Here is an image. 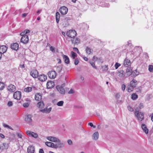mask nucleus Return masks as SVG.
I'll list each match as a JSON object with an SVG mask.
<instances>
[{
    "label": "nucleus",
    "mask_w": 153,
    "mask_h": 153,
    "mask_svg": "<svg viewBox=\"0 0 153 153\" xmlns=\"http://www.w3.org/2000/svg\"><path fill=\"white\" fill-rule=\"evenodd\" d=\"M59 11L62 14L65 15L68 12V9L65 6H62L60 8Z\"/></svg>",
    "instance_id": "0eeeda50"
},
{
    "label": "nucleus",
    "mask_w": 153,
    "mask_h": 153,
    "mask_svg": "<svg viewBox=\"0 0 153 153\" xmlns=\"http://www.w3.org/2000/svg\"><path fill=\"white\" fill-rule=\"evenodd\" d=\"M13 96L15 99L19 100L21 98V92L20 91H17L14 93Z\"/></svg>",
    "instance_id": "6e6552de"
},
{
    "label": "nucleus",
    "mask_w": 153,
    "mask_h": 153,
    "mask_svg": "<svg viewBox=\"0 0 153 153\" xmlns=\"http://www.w3.org/2000/svg\"><path fill=\"white\" fill-rule=\"evenodd\" d=\"M73 50L75 51L78 54H79L80 52L79 51L78 49L76 48H73Z\"/></svg>",
    "instance_id": "3c124183"
},
{
    "label": "nucleus",
    "mask_w": 153,
    "mask_h": 153,
    "mask_svg": "<svg viewBox=\"0 0 153 153\" xmlns=\"http://www.w3.org/2000/svg\"><path fill=\"white\" fill-rule=\"evenodd\" d=\"M4 87V84L2 82H0V90H3Z\"/></svg>",
    "instance_id": "58836bf2"
},
{
    "label": "nucleus",
    "mask_w": 153,
    "mask_h": 153,
    "mask_svg": "<svg viewBox=\"0 0 153 153\" xmlns=\"http://www.w3.org/2000/svg\"><path fill=\"white\" fill-rule=\"evenodd\" d=\"M54 86V83L51 81H49L47 83V87L48 88H51Z\"/></svg>",
    "instance_id": "4468645a"
},
{
    "label": "nucleus",
    "mask_w": 153,
    "mask_h": 153,
    "mask_svg": "<svg viewBox=\"0 0 153 153\" xmlns=\"http://www.w3.org/2000/svg\"><path fill=\"white\" fill-rule=\"evenodd\" d=\"M137 84V80L133 79L131 81L130 84L127 86L126 88L127 91L129 92H131L133 91L134 88H135Z\"/></svg>",
    "instance_id": "f257e3e1"
},
{
    "label": "nucleus",
    "mask_w": 153,
    "mask_h": 153,
    "mask_svg": "<svg viewBox=\"0 0 153 153\" xmlns=\"http://www.w3.org/2000/svg\"><path fill=\"white\" fill-rule=\"evenodd\" d=\"M90 64L91 65V66L93 67L94 68L97 69V67L95 65V64L93 62H90Z\"/></svg>",
    "instance_id": "de8ad7c7"
},
{
    "label": "nucleus",
    "mask_w": 153,
    "mask_h": 153,
    "mask_svg": "<svg viewBox=\"0 0 153 153\" xmlns=\"http://www.w3.org/2000/svg\"><path fill=\"white\" fill-rule=\"evenodd\" d=\"M148 70L150 72H153V65H149L148 66Z\"/></svg>",
    "instance_id": "4c0bfd02"
},
{
    "label": "nucleus",
    "mask_w": 153,
    "mask_h": 153,
    "mask_svg": "<svg viewBox=\"0 0 153 153\" xmlns=\"http://www.w3.org/2000/svg\"><path fill=\"white\" fill-rule=\"evenodd\" d=\"M133 73L131 68L129 67L126 69V74L127 76H130Z\"/></svg>",
    "instance_id": "4be33fe9"
},
{
    "label": "nucleus",
    "mask_w": 153,
    "mask_h": 153,
    "mask_svg": "<svg viewBox=\"0 0 153 153\" xmlns=\"http://www.w3.org/2000/svg\"><path fill=\"white\" fill-rule=\"evenodd\" d=\"M56 88L59 92L61 94H64L65 93V89L62 86H57L56 87Z\"/></svg>",
    "instance_id": "9b49d317"
},
{
    "label": "nucleus",
    "mask_w": 153,
    "mask_h": 153,
    "mask_svg": "<svg viewBox=\"0 0 153 153\" xmlns=\"http://www.w3.org/2000/svg\"><path fill=\"white\" fill-rule=\"evenodd\" d=\"M62 68L61 66H57L56 68V71L58 73L60 72L62 70Z\"/></svg>",
    "instance_id": "a19ab883"
},
{
    "label": "nucleus",
    "mask_w": 153,
    "mask_h": 153,
    "mask_svg": "<svg viewBox=\"0 0 153 153\" xmlns=\"http://www.w3.org/2000/svg\"><path fill=\"white\" fill-rule=\"evenodd\" d=\"M79 63V60L78 59H76L75 60L74 64L75 65H77Z\"/></svg>",
    "instance_id": "052dcab7"
},
{
    "label": "nucleus",
    "mask_w": 153,
    "mask_h": 153,
    "mask_svg": "<svg viewBox=\"0 0 153 153\" xmlns=\"http://www.w3.org/2000/svg\"><path fill=\"white\" fill-rule=\"evenodd\" d=\"M52 108L50 107L48 108H45L44 109L40 110V111L43 113H49L51 111Z\"/></svg>",
    "instance_id": "aec40b11"
},
{
    "label": "nucleus",
    "mask_w": 153,
    "mask_h": 153,
    "mask_svg": "<svg viewBox=\"0 0 153 153\" xmlns=\"http://www.w3.org/2000/svg\"><path fill=\"white\" fill-rule=\"evenodd\" d=\"M142 49L141 48V47H140L139 46H136L134 48V52H136L137 51V52H138L139 51L140 52V50H141Z\"/></svg>",
    "instance_id": "c9c22d12"
},
{
    "label": "nucleus",
    "mask_w": 153,
    "mask_h": 153,
    "mask_svg": "<svg viewBox=\"0 0 153 153\" xmlns=\"http://www.w3.org/2000/svg\"><path fill=\"white\" fill-rule=\"evenodd\" d=\"M56 73L55 71H51L48 73V75L51 79H54L56 76Z\"/></svg>",
    "instance_id": "f8f14e48"
},
{
    "label": "nucleus",
    "mask_w": 153,
    "mask_h": 153,
    "mask_svg": "<svg viewBox=\"0 0 153 153\" xmlns=\"http://www.w3.org/2000/svg\"><path fill=\"white\" fill-rule=\"evenodd\" d=\"M120 65L118 63H116L115 65V69H116Z\"/></svg>",
    "instance_id": "09e8293b"
},
{
    "label": "nucleus",
    "mask_w": 153,
    "mask_h": 153,
    "mask_svg": "<svg viewBox=\"0 0 153 153\" xmlns=\"http://www.w3.org/2000/svg\"><path fill=\"white\" fill-rule=\"evenodd\" d=\"M7 89L10 92H13L16 91V87L13 85L10 84L8 87Z\"/></svg>",
    "instance_id": "2eb2a0df"
},
{
    "label": "nucleus",
    "mask_w": 153,
    "mask_h": 153,
    "mask_svg": "<svg viewBox=\"0 0 153 153\" xmlns=\"http://www.w3.org/2000/svg\"><path fill=\"white\" fill-rule=\"evenodd\" d=\"M19 66H20V67L22 68H24L25 67L24 64H20Z\"/></svg>",
    "instance_id": "0e129e2a"
},
{
    "label": "nucleus",
    "mask_w": 153,
    "mask_h": 153,
    "mask_svg": "<svg viewBox=\"0 0 153 153\" xmlns=\"http://www.w3.org/2000/svg\"><path fill=\"white\" fill-rule=\"evenodd\" d=\"M118 74L120 77H123L125 76V73L123 70L120 69L119 71Z\"/></svg>",
    "instance_id": "a878e982"
},
{
    "label": "nucleus",
    "mask_w": 153,
    "mask_h": 153,
    "mask_svg": "<svg viewBox=\"0 0 153 153\" xmlns=\"http://www.w3.org/2000/svg\"><path fill=\"white\" fill-rule=\"evenodd\" d=\"M3 126L5 127L8 128L9 127V126L7 124H5V123H4L3 124Z\"/></svg>",
    "instance_id": "338daca9"
},
{
    "label": "nucleus",
    "mask_w": 153,
    "mask_h": 153,
    "mask_svg": "<svg viewBox=\"0 0 153 153\" xmlns=\"http://www.w3.org/2000/svg\"><path fill=\"white\" fill-rule=\"evenodd\" d=\"M126 87V85L125 84H123L122 85V86H121L122 90L123 91H125Z\"/></svg>",
    "instance_id": "864d4df0"
},
{
    "label": "nucleus",
    "mask_w": 153,
    "mask_h": 153,
    "mask_svg": "<svg viewBox=\"0 0 153 153\" xmlns=\"http://www.w3.org/2000/svg\"><path fill=\"white\" fill-rule=\"evenodd\" d=\"M58 143L56 144V149L58 148H61L63 147L64 146V144L61 142V141L60 140V142H57Z\"/></svg>",
    "instance_id": "c85d7f7f"
},
{
    "label": "nucleus",
    "mask_w": 153,
    "mask_h": 153,
    "mask_svg": "<svg viewBox=\"0 0 153 153\" xmlns=\"http://www.w3.org/2000/svg\"><path fill=\"white\" fill-rule=\"evenodd\" d=\"M68 143L69 145H71L72 144V142L71 140H68Z\"/></svg>",
    "instance_id": "680f3d73"
},
{
    "label": "nucleus",
    "mask_w": 153,
    "mask_h": 153,
    "mask_svg": "<svg viewBox=\"0 0 153 153\" xmlns=\"http://www.w3.org/2000/svg\"><path fill=\"white\" fill-rule=\"evenodd\" d=\"M17 136L20 138H22V135L21 133H17Z\"/></svg>",
    "instance_id": "4d7b16f0"
},
{
    "label": "nucleus",
    "mask_w": 153,
    "mask_h": 153,
    "mask_svg": "<svg viewBox=\"0 0 153 153\" xmlns=\"http://www.w3.org/2000/svg\"><path fill=\"white\" fill-rule=\"evenodd\" d=\"M11 48L14 50H17L19 48V45L17 43H15L11 46Z\"/></svg>",
    "instance_id": "b1692460"
},
{
    "label": "nucleus",
    "mask_w": 153,
    "mask_h": 153,
    "mask_svg": "<svg viewBox=\"0 0 153 153\" xmlns=\"http://www.w3.org/2000/svg\"><path fill=\"white\" fill-rule=\"evenodd\" d=\"M138 97V95L135 93L131 95V98L133 100H136Z\"/></svg>",
    "instance_id": "f704fd0d"
},
{
    "label": "nucleus",
    "mask_w": 153,
    "mask_h": 153,
    "mask_svg": "<svg viewBox=\"0 0 153 153\" xmlns=\"http://www.w3.org/2000/svg\"><path fill=\"white\" fill-rule=\"evenodd\" d=\"M102 71V72L106 71L108 70V65H105L101 66Z\"/></svg>",
    "instance_id": "2f4dec72"
},
{
    "label": "nucleus",
    "mask_w": 153,
    "mask_h": 153,
    "mask_svg": "<svg viewBox=\"0 0 153 153\" xmlns=\"http://www.w3.org/2000/svg\"><path fill=\"white\" fill-rule=\"evenodd\" d=\"M32 88L29 87L25 88L24 89V91L27 92H30L32 91Z\"/></svg>",
    "instance_id": "72a5a7b5"
},
{
    "label": "nucleus",
    "mask_w": 153,
    "mask_h": 153,
    "mask_svg": "<svg viewBox=\"0 0 153 153\" xmlns=\"http://www.w3.org/2000/svg\"><path fill=\"white\" fill-rule=\"evenodd\" d=\"M71 42L73 44H76L79 43L80 41L79 39L76 38L75 40L74 38L72 39Z\"/></svg>",
    "instance_id": "cd10ccee"
},
{
    "label": "nucleus",
    "mask_w": 153,
    "mask_h": 153,
    "mask_svg": "<svg viewBox=\"0 0 153 153\" xmlns=\"http://www.w3.org/2000/svg\"><path fill=\"white\" fill-rule=\"evenodd\" d=\"M50 50L52 52L54 53L55 51L54 48L52 46H51L50 48Z\"/></svg>",
    "instance_id": "603ef678"
},
{
    "label": "nucleus",
    "mask_w": 153,
    "mask_h": 153,
    "mask_svg": "<svg viewBox=\"0 0 153 153\" xmlns=\"http://www.w3.org/2000/svg\"><path fill=\"white\" fill-rule=\"evenodd\" d=\"M88 125L90 126L91 127H93L94 128H95V127H96V126H94L93 125V124L91 123H89L88 124Z\"/></svg>",
    "instance_id": "13d9d810"
},
{
    "label": "nucleus",
    "mask_w": 153,
    "mask_h": 153,
    "mask_svg": "<svg viewBox=\"0 0 153 153\" xmlns=\"http://www.w3.org/2000/svg\"><path fill=\"white\" fill-rule=\"evenodd\" d=\"M141 127L143 131L146 134H147L148 133V130L145 124H142Z\"/></svg>",
    "instance_id": "bb28decb"
},
{
    "label": "nucleus",
    "mask_w": 153,
    "mask_h": 153,
    "mask_svg": "<svg viewBox=\"0 0 153 153\" xmlns=\"http://www.w3.org/2000/svg\"><path fill=\"white\" fill-rule=\"evenodd\" d=\"M37 107L41 109H42L44 107V104L43 101L41 100L38 102L37 104Z\"/></svg>",
    "instance_id": "f3484780"
},
{
    "label": "nucleus",
    "mask_w": 153,
    "mask_h": 153,
    "mask_svg": "<svg viewBox=\"0 0 153 153\" xmlns=\"http://www.w3.org/2000/svg\"><path fill=\"white\" fill-rule=\"evenodd\" d=\"M7 47L5 45L0 46V53L1 54L6 52L7 50Z\"/></svg>",
    "instance_id": "6ab92c4d"
},
{
    "label": "nucleus",
    "mask_w": 153,
    "mask_h": 153,
    "mask_svg": "<svg viewBox=\"0 0 153 153\" xmlns=\"http://www.w3.org/2000/svg\"><path fill=\"white\" fill-rule=\"evenodd\" d=\"M30 31L29 30L27 29L25 30L23 32L21 33V35H26V34L29 33Z\"/></svg>",
    "instance_id": "ea45409f"
},
{
    "label": "nucleus",
    "mask_w": 153,
    "mask_h": 153,
    "mask_svg": "<svg viewBox=\"0 0 153 153\" xmlns=\"http://www.w3.org/2000/svg\"><path fill=\"white\" fill-rule=\"evenodd\" d=\"M134 114L139 121H141L144 119V114L142 112L136 111H134Z\"/></svg>",
    "instance_id": "f03ea898"
},
{
    "label": "nucleus",
    "mask_w": 153,
    "mask_h": 153,
    "mask_svg": "<svg viewBox=\"0 0 153 153\" xmlns=\"http://www.w3.org/2000/svg\"><path fill=\"white\" fill-rule=\"evenodd\" d=\"M34 148L31 145H30L27 148V151L28 153H34Z\"/></svg>",
    "instance_id": "5701e85b"
},
{
    "label": "nucleus",
    "mask_w": 153,
    "mask_h": 153,
    "mask_svg": "<svg viewBox=\"0 0 153 153\" xmlns=\"http://www.w3.org/2000/svg\"><path fill=\"white\" fill-rule=\"evenodd\" d=\"M128 108L129 111L131 112H132L133 111V108L131 107L130 106H128Z\"/></svg>",
    "instance_id": "bf43d9fd"
},
{
    "label": "nucleus",
    "mask_w": 153,
    "mask_h": 153,
    "mask_svg": "<svg viewBox=\"0 0 153 153\" xmlns=\"http://www.w3.org/2000/svg\"><path fill=\"white\" fill-rule=\"evenodd\" d=\"M47 139L51 142L57 143L60 142V140L58 138L54 137L48 136L47 137Z\"/></svg>",
    "instance_id": "39448f33"
},
{
    "label": "nucleus",
    "mask_w": 153,
    "mask_h": 153,
    "mask_svg": "<svg viewBox=\"0 0 153 153\" xmlns=\"http://www.w3.org/2000/svg\"><path fill=\"white\" fill-rule=\"evenodd\" d=\"M26 133L28 136L33 137L36 138L38 137V135L37 133L31 131H26Z\"/></svg>",
    "instance_id": "423d86ee"
},
{
    "label": "nucleus",
    "mask_w": 153,
    "mask_h": 153,
    "mask_svg": "<svg viewBox=\"0 0 153 153\" xmlns=\"http://www.w3.org/2000/svg\"><path fill=\"white\" fill-rule=\"evenodd\" d=\"M27 13H24L22 15V17H26L27 16Z\"/></svg>",
    "instance_id": "774afa93"
},
{
    "label": "nucleus",
    "mask_w": 153,
    "mask_h": 153,
    "mask_svg": "<svg viewBox=\"0 0 153 153\" xmlns=\"http://www.w3.org/2000/svg\"><path fill=\"white\" fill-rule=\"evenodd\" d=\"M70 20V19H69L68 18H66L65 19L64 21V22L65 21V22H66L65 24V27H66V26H68L69 25V24H68V22H66V21H68Z\"/></svg>",
    "instance_id": "79ce46f5"
},
{
    "label": "nucleus",
    "mask_w": 153,
    "mask_h": 153,
    "mask_svg": "<svg viewBox=\"0 0 153 153\" xmlns=\"http://www.w3.org/2000/svg\"><path fill=\"white\" fill-rule=\"evenodd\" d=\"M71 57L73 59H74L77 56V54L73 51L71 52Z\"/></svg>",
    "instance_id": "e433bc0d"
},
{
    "label": "nucleus",
    "mask_w": 153,
    "mask_h": 153,
    "mask_svg": "<svg viewBox=\"0 0 153 153\" xmlns=\"http://www.w3.org/2000/svg\"><path fill=\"white\" fill-rule=\"evenodd\" d=\"M74 93V91L73 90L71 89L68 92L69 94H73Z\"/></svg>",
    "instance_id": "e2e57ef3"
},
{
    "label": "nucleus",
    "mask_w": 153,
    "mask_h": 153,
    "mask_svg": "<svg viewBox=\"0 0 153 153\" xmlns=\"http://www.w3.org/2000/svg\"><path fill=\"white\" fill-rule=\"evenodd\" d=\"M13 105V102L11 101H10L8 102L7 103V105L8 106L10 107L12 105Z\"/></svg>",
    "instance_id": "5fc2aeb1"
},
{
    "label": "nucleus",
    "mask_w": 153,
    "mask_h": 153,
    "mask_svg": "<svg viewBox=\"0 0 153 153\" xmlns=\"http://www.w3.org/2000/svg\"><path fill=\"white\" fill-rule=\"evenodd\" d=\"M98 58L96 56H94L93 57L92 60L93 61H96L98 60Z\"/></svg>",
    "instance_id": "6e6d98bb"
},
{
    "label": "nucleus",
    "mask_w": 153,
    "mask_h": 153,
    "mask_svg": "<svg viewBox=\"0 0 153 153\" xmlns=\"http://www.w3.org/2000/svg\"><path fill=\"white\" fill-rule=\"evenodd\" d=\"M86 53L88 54H90L92 52L91 49L88 47H86L85 49Z\"/></svg>",
    "instance_id": "473e14b6"
},
{
    "label": "nucleus",
    "mask_w": 153,
    "mask_h": 153,
    "mask_svg": "<svg viewBox=\"0 0 153 153\" xmlns=\"http://www.w3.org/2000/svg\"><path fill=\"white\" fill-rule=\"evenodd\" d=\"M42 94L40 93L36 94L35 96V100L38 101H40L42 99Z\"/></svg>",
    "instance_id": "412c9836"
},
{
    "label": "nucleus",
    "mask_w": 153,
    "mask_h": 153,
    "mask_svg": "<svg viewBox=\"0 0 153 153\" xmlns=\"http://www.w3.org/2000/svg\"><path fill=\"white\" fill-rule=\"evenodd\" d=\"M38 79L41 81L44 82L47 79V76L44 74H42L38 75Z\"/></svg>",
    "instance_id": "ddd939ff"
},
{
    "label": "nucleus",
    "mask_w": 153,
    "mask_h": 153,
    "mask_svg": "<svg viewBox=\"0 0 153 153\" xmlns=\"http://www.w3.org/2000/svg\"><path fill=\"white\" fill-rule=\"evenodd\" d=\"M63 101H61L57 102V105L58 106H62L63 105Z\"/></svg>",
    "instance_id": "37998d69"
},
{
    "label": "nucleus",
    "mask_w": 153,
    "mask_h": 153,
    "mask_svg": "<svg viewBox=\"0 0 153 153\" xmlns=\"http://www.w3.org/2000/svg\"><path fill=\"white\" fill-rule=\"evenodd\" d=\"M52 142H46L45 143V144L48 146L51 147V143Z\"/></svg>",
    "instance_id": "49530a36"
},
{
    "label": "nucleus",
    "mask_w": 153,
    "mask_h": 153,
    "mask_svg": "<svg viewBox=\"0 0 153 153\" xmlns=\"http://www.w3.org/2000/svg\"><path fill=\"white\" fill-rule=\"evenodd\" d=\"M39 153H44V151L42 149H40Z\"/></svg>",
    "instance_id": "69168bd1"
},
{
    "label": "nucleus",
    "mask_w": 153,
    "mask_h": 153,
    "mask_svg": "<svg viewBox=\"0 0 153 153\" xmlns=\"http://www.w3.org/2000/svg\"><path fill=\"white\" fill-rule=\"evenodd\" d=\"M51 147L56 149V145L52 142L51 143Z\"/></svg>",
    "instance_id": "c03bdc74"
},
{
    "label": "nucleus",
    "mask_w": 153,
    "mask_h": 153,
    "mask_svg": "<svg viewBox=\"0 0 153 153\" xmlns=\"http://www.w3.org/2000/svg\"><path fill=\"white\" fill-rule=\"evenodd\" d=\"M131 62L129 60L127 59H126L124 61L123 65L125 67H129L131 65Z\"/></svg>",
    "instance_id": "a211bd4d"
},
{
    "label": "nucleus",
    "mask_w": 153,
    "mask_h": 153,
    "mask_svg": "<svg viewBox=\"0 0 153 153\" xmlns=\"http://www.w3.org/2000/svg\"><path fill=\"white\" fill-rule=\"evenodd\" d=\"M32 116L30 114H28L26 116L25 120L27 123H30L32 121Z\"/></svg>",
    "instance_id": "dca6fc26"
},
{
    "label": "nucleus",
    "mask_w": 153,
    "mask_h": 153,
    "mask_svg": "<svg viewBox=\"0 0 153 153\" xmlns=\"http://www.w3.org/2000/svg\"><path fill=\"white\" fill-rule=\"evenodd\" d=\"M30 75L33 78H36L38 77L39 75V73L37 70H33L30 72Z\"/></svg>",
    "instance_id": "1a4fd4ad"
},
{
    "label": "nucleus",
    "mask_w": 153,
    "mask_h": 153,
    "mask_svg": "<svg viewBox=\"0 0 153 153\" xmlns=\"http://www.w3.org/2000/svg\"><path fill=\"white\" fill-rule=\"evenodd\" d=\"M76 31L74 30L68 31L66 33V35L68 36L73 39L76 36Z\"/></svg>",
    "instance_id": "7ed1b4c3"
},
{
    "label": "nucleus",
    "mask_w": 153,
    "mask_h": 153,
    "mask_svg": "<svg viewBox=\"0 0 153 153\" xmlns=\"http://www.w3.org/2000/svg\"><path fill=\"white\" fill-rule=\"evenodd\" d=\"M93 139L95 140L98 139L99 137V133L97 131L95 132L93 134Z\"/></svg>",
    "instance_id": "7c9ffc66"
},
{
    "label": "nucleus",
    "mask_w": 153,
    "mask_h": 153,
    "mask_svg": "<svg viewBox=\"0 0 153 153\" xmlns=\"http://www.w3.org/2000/svg\"><path fill=\"white\" fill-rule=\"evenodd\" d=\"M29 102H25L23 104V106L25 107H27L29 106Z\"/></svg>",
    "instance_id": "a18cd8bd"
},
{
    "label": "nucleus",
    "mask_w": 153,
    "mask_h": 153,
    "mask_svg": "<svg viewBox=\"0 0 153 153\" xmlns=\"http://www.w3.org/2000/svg\"><path fill=\"white\" fill-rule=\"evenodd\" d=\"M128 45H124L122 47L123 49L122 51L126 53V52H127V51H128V46L130 47L131 45V41H128Z\"/></svg>",
    "instance_id": "9d476101"
},
{
    "label": "nucleus",
    "mask_w": 153,
    "mask_h": 153,
    "mask_svg": "<svg viewBox=\"0 0 153 153\" xmlns=\"http://www.w3.org/2000/svg\"><path fill=\"white\" fill-rule=\"evenodd\" d=\"M60 18V14L59 12H57L56 13V22L57 23H59Z\"/></svg>",
    "instance_id": "c756f323"
},
{
    "label": "nucleus",
    "mask_w": 153,
    "mask_h": 153,
    "mask_svg": "<svg viewBox=\"0 0 153 153\" xmlns=\"http://www.w3.org/2000/svg\"><path fill=\"white\" fill-rule=\"evenodd\" d=\"M22 36L21 39L20 41L24 44H26L28 43L29 41L28 37L27 35H21Z\"/></svg>",
    "instance_id": "20e7f679"
},
{
    "label": "nucleus",
    "mask_w": 153,
    "mask_h": 153,
    "mask_svg": "<svg viewBox=\"0 0 153 153\" xmlns=\"http://www.w3.org/2000/svg\"><path fill=\"white\" fill-rule=\"evenodd\" d=\"M62 56L64 59L65 63L67 64H69L70 62V60L68 57L64 54H62Z\"/></svg>",
    "instance_id": "393cba45"
},
{
    "label": "nucleus",
    "mask_w": 153,
    "mask_h": 153,
    "mask_svg": "<svg viewBox=\"0 0 153 153\" xmlns=\"http://www.w3.org/2000/svg\"><path fill=\"white\" fill-rule=\"evenodd\" d=\"M140 109H141L144 107L143 104V103H140L139 105Z\"/></svg>",
    "instance_id": "8fccbe9b"
}]
</instances>
